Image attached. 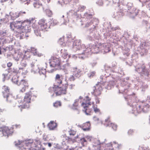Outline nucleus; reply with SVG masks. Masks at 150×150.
Wrapping results in <instances>:
<instances>
[{
	"label": "nucleus",
	"mask_w": 150,
	"mask_h": 150,
	"mask_svg": "<svg viewBox=\"0 0 150 150\" xmlns=\"http://www.w3.org/2000/svg\"><path fill=\"white\" fill-rule=\"evenodd\" d=\"M34 19L33 18L26 19L23 21H16L10 23L11 28L14 30L17 29L16 34L17 37L20 39H22L25 33L29 32L31 30L30 24L33 23Z\"/></svg>",
	"instance_id": "nucleus-1"
},
{
	"label": "nucleus",
	"mask_w": 150,
	"mask_h": 150,
	"mask_svg": "<svg viewBox=\"0 0 150 150\" xmlns=\"http://www.w3.org/2000/svg\"><path fill=\"white\" fill-rule=\"evenodd\" d=\"M12 81L14 83L21 86L22 88L20 91L22 93L25 92L26 89L28 88V86L27 81L25 80H22L20 81L19 77L16 75L14 76L13 77Z\"/></svg>",
	"instance_id": "nucleus-2"
},
{
	"label": "nucleus",
	"mask_w": 150,
	"mask_h": 150,
	"mask_svg": "<svg viewBox=\"0 0 150 150\" xmlns=\"http://www.w3.org/2000/svg\"><path fill=\"white\" fill-rule=\"evenodd\" d=\"M48 92L52 94V96H54V93L56 96H59L66 93V86L64 87H59L58 86L54 85L53 87H50L48 89Z\"/></svg>",
	"instance_id": "nucleus-3"
},
{
	"label": "nucleus",
	"mask_w": 150,
	"mask_h": 150,
	"mask_svg": "<svg viewBox=\"0 0 150 150\" xmlns=\"http://www.w3.org/2000/svg\"><path fill=\"white\" fill-rule=\"evenodd\" d=\"M32 96L30 92H27L25 94L23 100L22 101L23 104L18 106L21 112L23 109L28 108L30 107Z\"/></svg>",
	"instance_id": "nucleus-4"
},
{
	"label": "nucleus",
	"mask_w": 150,
	"mask_h": 150,
	"mask_svg": "<svg viewBox=\"0 0 150 150\" xmlns=\"http://www.w3.org/2000/svg\"><path fill=\"white\" fill-rule=\"evenodd\" d=\"M20 127L19 125H13L12 127H9L6 126H3L0 127L1 129L2 133L3 135L8 136V135L12 134L14 132V128H18Z\"/></svg>",
	"instance_id": "nucleus-5"
},
{
	"label": "nucleus",
	"mask_w": 150,
	"mask_h": 150,
	"mask_svg": "<svg viewBox=\"0 0 150 150\" xmlns=\"http://www.w3.org/2000/svg\"><path fill=\"white\" fill-rule=\"evenodd\" d=\"M84 100V101L81 104V106L84 108L83 111H84L86 115H91V109H88L89 108V106L91 105V102L90 101V99L89 98L88 96H86Z\"/></svg>",
	"instance_id": "nucleus-6"
},
{
	"label": "nucleus",
	"mask_w": 150,
	"mask_h": 150,
	"mask_svg": "<svg viewBox=\"0 0 150 150\" xmlns=\"http://www.w3.org/2000/svg\"><path fill=\"white\" fill-rule=\"evenodd\" d=\"M38 24L39 30L47 31L50 28V26L48 24L46 19L44 18L40 19L39 21Z\"/></svg>",
	"instance_id": "nucleus-7"
},
{
	"label": "nucleus",
	"mask_w": 150,
	"mask_h": 150,
	"mask_svg": "<svg viewBox=\"0 0 150 150\" xmlns=\"http://www.w3.org/2000/svg\"><path fill=\"white\" fill-rule=\"evenodd\" d=\"M49 64L51 67L59 68L60 67V60L55 57L52 56L49 60Z\"/></svg>",
	"instance_id": "nucleus-8"
},
{
	"label": "nucleus",
	"mask_w": 150,
	"mask_h": 150,
	"mask_svg": "<svg viewBox=\"0 0 150 150\" xmlns=\"http://www.w3.org/2000/svg\"><path fill=\"white\" fill-rule=\"evenodd\" d=\"M83 47V45L81 46L80 41L79 40H76L74 41L73 43V47L75 50H81L82 51L84 52L85 51V52H84V53L85 54L87 52V50H88V49L87 48L86 50H84L82 48V47Z\"/></svg>",
	"instance_id": "nucleus-9"
},
{
	"label": "nucleus",
	"mask_w": 150,
	"mask_h": 150,
	"mask_svg": "<svg viewBox=\"0 0 150 150\" xmlns=\"http://www.w3.org/2000/svg\"><path fill=\"white\" fill-rule=\"evenodd\" d=\"M149 105L148 104L146 105H143V108H141V106L139 105H137L136 108H134L133 109L134 112L133 113H135L136 112L137 113H140L142 111L144 112H146L147 111L148 108L149 107Z\"/></svg>",
	"instance_id": "nucleus-10"
},
{
	"label": "nucleus",
	"mask_w": 150,
	"mask_h": 150,
	"mask_svg": "<svg viewBox=\"0 0 150 150\" xmlns=\"http://www.w3.org/2000/svg\"><path fill=\"white\" fill-rule=\"evenodd\" d=\"M102 90V87L99 84L96 85L94 87V93L95 96H97L100 95L101 93Z\"/></svg>",
	"instance_id": "nucleus-11"
},
{
	"label": "nucleus",
	"mask_w": 150,
	"mask_h": 150,
	"mask_svg": "<svg viewBox=\"0 0 150 150\" xmlns=\"http://www.w3.org/2000/svg\"><path fill=\"white\" fill-rule=\"evenodd\" d=\"M9 89L8 87L4 86L2 88V93L4 98L7 99L9 96Z\"/></svg>",
	"instance_id": "nucleus-12"
},
{
	"label": "nucleus",
	"mask_w": 150,
	"mask_h": 150,
	"mask_svg": "<svg viewBox=\"0 0 150 150\" xmlns=\"http://www.w3.org/2000/svg\"><path fill=\"white\" fill-rule=\"evenodd\" d=\"M63 77L62 76H60L59 75L57 74L55 78V82L57 84H60L62 83V80Z\"/></svg>",
	"instance_id": "nucleus-13"
},
{
	"label": "nucleus",
	"mask_w": 150,
	"mask_h": 150,
	"mask_svg": "<svg viewBox=\"0 0 150 150\" xmlns=\"http://www.w3.org/2000/svg\"><path fill=\"white\" fill-rule=\"evenodd\" d=\"M73 74L75 77H79L80 76L81 71L76 68H73L71 69Z\"/></svg>",
	"instance_id": "nucleus-14"
},
{
	"label": "nucleus",
	"mask_w": 150,
	"mask_h": 150,
	"mask_svg": "<svg viewBox=\"0 0 150 150\" xmlns=\"http://www.w3.org/2000/svg\"><path fill=\"white\" fill-rule=\"evenodd\" d=\"M35 21L34 20L33 22L32 23H33L32 25V27L34 29V32L36 35L37 36H41V33L40 31V30H39L38 28V29H37L38 27L36 25L35 26Z\"/></svg>",
	"instance_id": "nucleus-15"
},
{
	"label": "nucleus",
	"mask_w": 150,
	"mask_h": 150,
	"mask_svg": "<svg viewBox=\"0 0 150 150\" xmlns=\"http://www.w3.org/2000/svg\"><path fill=\"white\" fill-rule=\"evenodd\" d=\"M46 71L45 70H41L39 71L40 75V78L42 80H45L46 77Z\"/></svg>",
	"instance_id": "nucleus-16"
},
{
	"label": "nucleus",
	"mask_w": 150,
	"mask_h": 150,
	"mask_svg": "<svg viewBox=\"0 0 150 150\" xmlns=\"http://www.w3.org/2000/svg\"><path fill=\"white\" fill-rule=\"evenodd\" d=\"M104 125L105 127H112V129L116 130L117 128V126L113 122H105Z\"/></svg>",
	"instance_id": "nucleus-17"
},
{
	"label": "nucleus",
	"mask_w": 150,
	"mask_h": 150,
	"mask_svg": "<svg viewBox=\"0 0 150 150\" xmlns=\"http://www.w3.org/2000/svg\"><path fill=\"white\" fill-rule=\"evenodd\" d=\"M90 122H85L83 124L82 129L84 131L89 130L90 129Z\"/></svg>",
	"instance_id": "nucleus-18"
},
{
	"label": "nucleus",
	"mask_w": 150,
	"mask_h": 150,
	"mask_svg": "<svg viewBox=\"0 0 150 150\" xmlns=\"http://www.w3.org/2000/svg\"><path fill=\"white\" fill-rule=\"evenodd\" d=\"M56 122H49L47 124V127L50 130H53L57 127Z\"/></svg>",
	"instance_id": "nucleus-19"
},
{
	"label": "nucleus",
	"mask_w": 150,
	"mask_h": 150,
	"mask_svg": "<svg viewBox=\"0 0 150 150\" xmlns=\"http://www.w3.org/2000/svg\"><path fill=\"white\" fill-rule=\"evenodd\" d=\"M31 54L30 50V49H28L25 52L23 58L25 59H27L29 58Z\"/></svg>",
	"instance_id": "nucleus-20"
},
{
	"label": "nucleus",
	"mask_w": 150,
	"mask_h": 150,
	"mask_svg": "<svg viewBox=\"0 0 150 150\" xmlns=\"http://www.w3.org/2000/svg\"><path fill=\"white\" fill-rule=\"evenodd\" d=\"M18 11L11 12L10 15L12 20H14L18 17Z\"/></svg>",
	"instance_id": "nucleus-21"
},
{
	"label": "nucleus",
	"mask_w": 150,
	"mask_h": 150,
	"mask_svg": "<svg viewBox=\"0 0 150 150\" xmlns=\"http://www.w3.org/2000/svg\"><path fill=\"white\" fill-rule=\"evenodd\" d=\"M136 70L139 73H141L143 74H145L146 70L144 68V66H143L141 68H136Z\"/></svg>",
	"instance_id": "nucleus-22"
},
{
	"label": "nucleus",
	"mask_w": 150,
	"mask_h": 150,
	"mask_svg": "<svg viewBox=\"0 0 150 150\" xmlns=\"http://www.w3.org/2000/svg\"><path fill=\"white\" fill-rule=\"evenodd\" d=\"M100 49L99 47L97 46H95L92 48L91 50L92 52L94 53H98Z\"/></svg>",
	"instance_id": "nucleus-23"
},
{
	"label": "nucleus",
	"mask_w": 150,
	"mask_h": 150,
	"mask_svg": "<svg viewBox=\"0 0 150 150\" xmlns=\"http://www.w3.org/2000/svg\"><path fill=\"white\" fill-rule=\"evenodd\" d=\"M9 72L11 74H17L18 72V70L15 68H13L12 69H9Z\"/></svg>",
	"instance_id": "nucleus-24"
},
{
	"label": "nucleus",
	"mask_w": 150,
	"mask_h": 150,
	"mask_svg": "<svg viewBox=\"0 0 150 150\" xmlns=\"http://www.w3.org/2000/svg\"><path fill=\"white\" fill-rule=\"evenodd\" d=\"M33 5L35 8H38L42 6V4H40L38 2H37L33 4Z\"/></svg>",
	"instance_id": "nucleus-25"
},
{
	"label": "nucleus",
	"mask_w": 150,
	"mask_h": 150,
	"mask_svg": "<svg viewBox=\"0 0 150 150\" xmlns=\"http://www.w3.org/2000/svg\"><path fill=\"white\" fill-rule=\"evenodd\" d=\"M61 102L59 101H57L53 104L54 106L56 107L61 106Z\"/></svg>",
	"instance_id": "nucleus-26"
},
{
	"label": "nucleus",
	"mask_w": 150,
	"mask_h": 150,
	"mask_svg": "<svg viewBox=\"0 0 150 150\" xmlns=\"http://www.w3.org/2000/svg\"><path fill=\"white\" fill-rule=\"evenodd\" d=\"M51 25L52 26H54L57 23V21L56 20L53 19V18L51 20Z\"/></svg>",
	"instance_id": "nucleus-27"
},
{
	"label": "nucleus",
	"mask_w": 150,
	"mask_h": 150,
	"mask_svg": "<svg viewBox=\"0 0 150 150\" xmlns=\"http://www.w3.org/2000/svg\"><path fill=\"white\" fill-rule=\"evenodd\" d=\"M18 13L19 14L18 17L20 16L22 17L25 15L26 14V13L25 12L23 11H18Z\"/></svg>",
	"instance_id": "nucleus-28"
},
{
	"label": "nucleus",
	"mask_w": 150,
	"mask_h": 150,
	"mask_svg": "<svg viewBox=\"0 0 150 150\" xmlns=\"http://www.w3.org/2000/svg\"><path fill=\"white\" fill-rule=\"evenodd\" d=\"M69 134L70 136H74L76 134V131L72 130H70L69 131Z\"/></svg>",
	"instance_id": "nucleus-29"
},
{
	"label": "nucleus",
	"mask_w": 150,
	"mask_h": 150,
	"mask_svg": "<svg viewBox=\"0 0 150 150\" xmlns=\"http://www.w3.org/2000/svg\"><path fill=\"white\" fill-rule=\"evenodd\" d=\"M30 50L31 54L33 53L35 55L36 53V50L34 48H31Z\"/></svg>",
	"instance_id": "nucleus-30"
},
{
	"label": "nucleus",
	"mask_w": 150,
	"mask_h": 150,
	"mask_svg": "<svg viewBox=\"0 0 150 150\" xmlns=\"http://www.w3.org/2000/svg\"><path fill=\"white\" fill-rule=\"evenodd\" d=\"M92 107L93 108L94 111L95 112H100V110L96 107L93 105Z\"/></svg>",
	"instance_id": "nucleus-31"
},
{
	"label": "nucleus",
	"mask_w": 150,
	"mask_h": 150,
	"mask_svg": "<svg viewBox=\"0 0 150 150\" xmlns=\"http://www.w3.org/2000/svg\"><path fill=\"white\" fill-rule=\"evenodd\" d=\"M81 144L83 146H84V143L87 142V141L84 138H82L81 139Z\"/></svg>",
	"instance_id": "nucleus-32"
},
{
	"label": "nucleus",
	"mask_w": 150,
	"mask_h": 150,
	"mask_svg": "<svg viewBox=\"0 0 150 150\" xmlns=\"http://www.w3.org/2000/svg\"><path fill=\"white\" fill-rule=\"evenodd\" d=\"M34 144L32 143L31 144V147L29 148L30 150H36V149L35 146L34 147Z\"/></svg>",
	"instance_id": "nucleus-33"
},
{
	"label": "nucleus",
	"mask_w": 150,
	"mask_h": 150,
	"mask_svg": "<svg viewBox=\"0 0 150 150\" xmlns=\"http://www.w3.org/2000/svg\"><path fill=\"white\" fill-rule=\"evenodd\" d=\"M95 72L93 71L90 73L88 74V76L89 77L91 78L93 77L95 74Z\"/></svg>",
	"instance_id": "nucleus-34"
},
{
	"label": "nucleus",
	"mask_w": 150,
	"mask_h": 150,
	"mask_svg": "<svg viewBox=\"0 0 150 150\" xmlns=\"http://www.w3.org/2000/svg\"><path fill=\"white\" fill-rule=\"evenodd\" d=\"M74 75H73L72 74V75H70V76L69 77V80H70V81H74L75 79V78L74 77Z\"/></svg>",
	"instance_id": "nucleus-35"
},
{
	"label": "nucleus",
	"mask_w": 150,
	"mask_h": 150,
	"mask_svg": "<svg viewBox=\"0 0 150 150\" xmlns=\"http://www.w3.org/2000/svg\"><path fill=\"white\" fill-rule=\"evenodd\" d=\"M21 64V66L23 67H25L27 65L26 62L25 61H24L23 60L22 61Z\"/></svg>",
	"instance_id": "nucleus-36"
},
{
	"label": "nucleus",
	"mask_w": 150,
	"mask_h": 150,
	"mask_svg": "<svg viewBox=\"0 0 150 150\" xmlns=\"http://www.w3.org/2000/svg\"><path fill=\"white\" fill-rule=\"evenodd\" d=\"M139 149L140 150H148V149L144 147L143 146H140Z\"/></svg>",
	"instance_id": "nucleus-37"
},
{
	"label": "nucleus",
	"mask_w": 150,
	"mask_h": 150,
	"mask_svg": "<svg viewBox=\"0 0 150 150\" xmlns=\"http://www.w3.org/2000/svg\"><path fill=\"white\" fill-rule=\"evenodd\" d=\"M110 50L108 47H106V48L104 49V51L105 52H109Z\"/></svg>",
	"instance_id": "nucleus-38"
},
{
	"label": "nucleus",
	"mask_w": 150,
	"mask_h": 150,
	"mask_svg": "<svg viewBox=\"0 0 150 150\" xmlns=\"http://www.w3.org/2000/svg\"><path fill=\"white\" fill-rule=\"evenodd\" d=\"M78 101V100H75L74 103L73 104L74 107H76L78 105V103H77V102Z\"/></svg>",
	"instance_id": "nucleus-39"
},
{
	"label": "nucleus",
	"mask_w": 150,
	"mask_h": 150,
	"mask_svg": "<svg viewBox=\"0 0 150 150\" xmlns=\"http://www.w3.org/2000/svg\"><path fill=\"white\" fill-rule=\"evenodd\" d=\"M5 111V110L4 109H2L0 108V114H1L3 112H4V111Z\"/></svg>",
	"instance_id": "nucleus-40"
},
{
	"label": "nucleus",
	"mask_w": 150,
	"mask_h": 150,
	"mask_svg": "<svg viewBox=\"0 0 150 150\" xmlns=\"http://www.w3.org/2000/svg\"><path fill=\"white\" fill-rule=\"evenodd\" d=\"M94 120L95 121H99V118H98L97 117H93Z\"/></svg>",
	"instance_id": "nucleus-41"
},
{
	"label": "nucleus",
	"mask_w": 150,
	"mask_h": 150,
	"mask_svg": "<svg viewBox=\"0 0 150 150\" xmlns=\"http://www.w3.org/2000/svg\"><path fill=\"white\" fill-rule=\"evenodd\" d=\"M12 63L11 62H9L8 63L7 66L8 67H11L12 66Z\"/></svg>",
	"instance_id": "nucleus-42"
},
{
	"label": "nucleus",
	"mask_w": 150,
	"mask_h": 150,
	"mask_svg": "<svg viewBox=\"0 0 150 150\" xmlns=\"http://www.w3.org/2000/svg\"><path fill=\"white\" fill-rule=\"evenodd\" d=\"M85 15L86 16V17H88V16H89L90 17V18H91V16H92L91 14H88L87 13H86L85 14Z\"/></svg>",
	"instance_id": "nucleus-43"
},
{
	"label": "nucleus",
	"mask_w": 150,
	"mask_h": 150,
	"mask_svg": "<svg viewBox=\"0 0 150 150\" xmlns=\"http://www.w3.org/2000/svg\"><path fill=\"white\" fill-rule=\"evenodd\" d=\"M79 8H81V11L83 10L86 8L85 6H81Z\"/></svg>",
	"instance_id": "nucleus-44"
},
{
	"label": "nucleus",
	"mask_w": 150,
	"mask_h": 150,
	"mask_svg": "<svg viewBox=\"0 0 150 150\" xmlns=\"http://www.w3.org/2000/svg\"><path fill=\"white\" fill-rule=\"evenodd\" d=\"M96 64V62H94L92 63V66H95Z\"/></svg>",
	"instance_id": "nucleus-45"
},
{
	"label": "nucleus",
	"mask_w": 150,
	"mask_h": 150,
	"mask_svg": "<svg viewBox=\"0 0 150 150\" xmlns=\"http://www.w3.org/2000/svg\"><path fill=\"white\" fill-rule=\"evenodd\" d=\"M48 146L49 147H50L51 146H52V144L51 143H48Z\"/></svg>",
	"instance_id": "nucleus-46"
},
{
	"label": "nucleus",
	"mask_w": 150,
	"mask_h": 150,
	"mask_svg": "<svg viewBox=\"0 0 150 150\" xmlns=\"http://www.w3.org/2000/svg\"><path fill=\"white\" fill-rule=\"evenodd\" d=\"M105 122H107V121H110V119L109 118H108V119L105 120Z\"/></svg>",
	"instance_id": "nucleus-47"
},
{
	"label": "nucleus",
	"mask_w": 150,
	"mask_h": 150,
	"mask_svg": "<svg viewBox=\"0 0 150 150\" xmlns=\"http://www.w3.org/2000/svg\"><path fill=\"white\" fill-rule=\"evenodd\" d=\"M79 58H80L82 59H83L84 58V57H83L81 56H79Z\"/></svg>",
	"instance_id": "nucleus-48"
},
{
	"label": "nucleus",
	"mask_w": 150,
	"mask_h": 150,
	"mask_svg": "<svg viewBox=\"0 0 150 150\" xmlns=\"http://www.w3.org/2000/svg\"><path fill=\"white\" fill-rule=\"evenodd\" d=\"M8 0H1V1L2 2H5L6 1Z\"/></svg>",
	"instance_id": "nucleus-49"
},
{
	"label": "nucleus",
	"mask_w": 150,
	"mask_h": 150,
	"mask_svg": "<svg viewBox=\"0 0 150 150\" xmlns=\"http://www.w3.org/2000/svg\"><path fill=\"white\" fill-rule=\"evenodd\" d=\"M74 86V85H71L69 86V87L70 86V88H72Z\"/></svg>",
	"instance_id": "nucleus-50"
},
{
	"label": "nucleus",
	"mask_w": 150,
	"mask_h": 150,
	"mask_svg": "<svg viewBox=\"0 0 150 150\" xmlns=\"http://www.w3.org/2000/svg\"><path fill=\"white\" fill-rule=\"evenodd\" d=\"M2 54V53H1V48L0 47V54Z\"/></svg>",
	"instance_id": "nucleus-51"
},
{
	"label": "nucleus",
	"mask_w": 150,
	"mask_h": 150,
	"mask_svg": "<svg viewBox=\"0 0 150 150\" xmlns=\"http://www.w3.org/2000/svg\"><path fill=\"white\" fill-rule=\"evenodd\" d=\"M31 67H33L34 66V64H31Z\"/></svg>",
	"instance_id": "nucleus-52"
},
{
	"label": "nucleus",
	"mask_w": 150,
	"mask_h": 150,
	"mask_svg": "<svg viewBox=\"0 0 150 150\" xmlns=\"http://www.w3.org/2000/svg\"><path fill=\"white\" fill-rule=\"evenodd\" d=\"M69 64L68 63H66V66H69Z\"/></svg>",
	"instance_id": "nucleus-53"
},
{
	"label": "nucleus",
	"mask_w": 150,
	"mask_h": 150,
	"mask_svg": "<svg viewBox=\"0 0 150 150\" xmlns=\"http://www.w3.org/2000/svg\"><path fill=\"white\" fill-rule=\"evenodd\" d=\"M132 132V130H129V133H130V132Z\"/></svg>",
	"instance_id": "nucleus-54"
},
{
	"label": "nucleus",
	"mask_w": 150,
	"mask_h": 150,
	"mask_svg": "<svg viewBox=\"0 0 150 150\" xmlns=\"http://www.w3.org/2000/svg\"><path fill=\"white\" fill-rule=\"evenodd\" d=\"M62 40V38H60V39H59V42H60V41H62L61 40Z\"/></svg>",
	"instance_id": "nucleus-55"
},
{
	"label": "nucleus",
	"mask_w": 150,
	"mask_h": 150,
	"mask_svg": "<svg viewBox=\"0 0 150 150\" xmlns=\"http://www.w3.org/2000/svg\"><path fill=\"white\" fill-rule=\"evenodd\" d=\"M88 25H87V24L86 25V27H88V25H89V24L88 23Z\"/></svg>",
	"instance_id": "nucleus-56"
},
{
	"label": "nucleus",
	"mask_w": 150,
	"mask_h": 150,
	"mask_svg": "<svg viewBox=\"0 0 150 150\" xmlns=\"http://www.w3.org/2000/svg\"><path fill=\"white\" fill-rule=\"evenodd\" d=\"M47 12H51V11H50L49 10L47 11Z\"/></svg>",
	"instance_id": "nucleus-57"
},
{
	"label": "nucleus",
	"mask_w": 150,
	"mask_h": 150,
	"mask_svg": "<svg viewBox=\"0 0 150 150\" xmlns=\"http://www.w3.org/2000/svg\"><path fill=\"white\" fill-rule=\"evenodd\" d=\"M3 75H4V78H5V75L4 74H3Z\"/></svg>",
	"instance_id": "nucleus-58"
},
{
	"label": "nucleus",
	"mask_w": 150,
	"mask_h": 150,
	"mask_svg": "<svg viewBox=\"0 0 150 150\" xmlns=\"http://www.w3.org/2000/svg\"><path fill=\"white\" fill-rule=\"evenodd\" d=\"M149 121H150V115L149 116Z\"/></svg>",
	"instance_id": "nucleus-59"
},
{
	"label": "nucleus",
	"mask_w": 150,
	"mask_h": 150,
	"mask_svg": "<svg viewBox=\"0 0 150 150\" xmlns=\"http://www.w3.org/2000/svg\"><path fill=\"white\" fill-rule=\"evenodd\" d=\"M73 108L74 109H76L75 108H74V107Z\"/></svg>",
	"instance_id": "nucleus-60"
},
{
	"label": "nucleus",
	"mask_w": 150,
	"mask_h": 150,
	"mask_svg": "<svg viewBox=\"0 0 150 150\" xmlns=\"http://www.w3.org/2000/svg\"><path fill=\"white\" fill-rule=\"evenodd\" d=\"M81 98H81V96H80V97H79V98H80V99H81Z\"/></svg>",
	"instance_id": "nucleus-61"
},
{
	"label": "nucleus",
	"mask_w": 150,
	"mask_h": 150,
	"mask_svg": "<svg viewBox=\"0 0 150 150\" xmlns=\"http://www.w3.org/2000/svg\"><path fill=\"white\" fill-rule=\"evenodd\" d=\"M70 37H71V36H70L69 37H68V38H70Z\"/></svg>",
	"instance_id": "nucleus-62"
},
{
	"label": "nucleus",
	"mask_w": 150,
	"mask_h": 150,
	"mask_svg": "<svg viewBox=\"0 0 150 150\" xmlns=\"http://www.w3.org/2000/svg\"><path fill=\"white\" fill-rule=\"evenodd\" d=\"M64 16H63L62 17L63 18L64 17Z\"/></svg>",
	"instance_id": "nucleus-63"
},
{
	"label": "nucleus",
	"mask_w": 150,
	"mask_h": 150,
	"mask_svg": "<svg viewBox=\"0 0 150 150\" xmlns=\"http://www.w3.org/2000/svg\"><path fill=\"white\" fill-rule=\"evenodd\" d=\"M68 69H67V72H68Z\"/></svg>",
	"instance_id": "nucleus-64"
}]
</instances>
